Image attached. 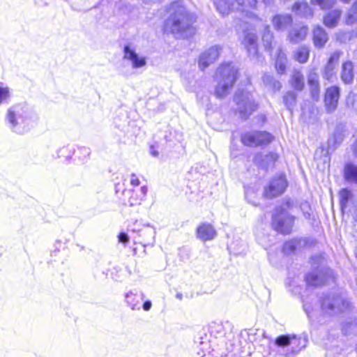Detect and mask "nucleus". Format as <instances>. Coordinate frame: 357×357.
<instances>
[{
	"mask_svg": "<svg viewBox=\"0 0 357 357\" xmlns=\"http://www.w3.org/2000/svg\"><path fill=\"white\" fill-rule=\"evenodd\" d=\"M37 121L36 113L26 105L18 103L10 107L5 122L9 130L17 135L28 132Z\"/></svg>",
	"mask_w": 357,
	"mask_h": 357,
	"instance_id": "obj_1",
	"label": "nucleus"
},
{
	"mask_svg": "<svg viewBox=\"0 0 357 357\" xmlns=\"http://www.w3.org/2000/svg\"><path fill=\"white\" fill-rule=\"evenodd\" d=\"M174 12L165 21V29L174 35L176 38H187L194 33L192 24L195 22L193 14L185 7L174 6Z\"/></svg>",
	"mask_w": 357,
	"mask_h": 357,
	"instance_id": "obj_2",
	"label": "nucleus"
},
{
	"mask_svg": "<svg viewBox=\"0 0 357 357\" xmlns=\"http://www.w3.org/2000/svg\"><path fill=\"white\" fill-rule=\"evenodd\" d=\"M307 342L308 336L305 333L299 336L288 334L279 335L274 341V357H296L306 347Z\"/></svg>",
	"mask_w": 357,
	"mask_h": 357,
	"instance_id": "obj_3",
	"label": "nucleus"
},
{
	"mask_svg": "<svg viewBox=\"0 0 357 357\" xmlns=\"http://www.w3.org/2000/svg\"><path fill=\"white\" fill-rule=\"evenodd\" d=\"M294 206L293 200L285 198L282 204L275 208L272 215V227L275 231L284 234L291 232L296 218L287 211L293 208Z\"/></svg>",
	"mask_w": 357,
	"mask_h": 357,
	"instance_id": "obj_4",
	"label": "nucleus"
},
{
	"mask_svg": "<svg viewBox=\"0 0 357 357\" xmlns=\"http://www.w3.org/2000/svg\"><path fill=\"white\" fill-rule=\"evenodd\" d=\"M218 84L215 88V95L218 98H223L229 93L237 79L238 69L231 63L220 66L216 72Z\"/></svg>",
	"mask_w": 357,
	"mask_h": 357,
	"instance_id": "obj_5",
	"label": "nucleus"
},
{
	"mask_svg": "<svg viewBox=\"0 0 357 357\" xmlns=\"http://www.w3.org/2000/svg\"><path fill=\"white\" fill-rule=\"evenodd\" d=\"M350 303L340 296L330 293L324 294L321 300V307L324 313L330 316L342 312L349 308Z\"/></svg>",
	"mask_w": 357,
	"mask_h": 357,
	"instance_id": "obj_6",
	"label": "nucleus"
},
{
	"mask_svg": "<svg viewBox=\"0 0 357 357\" xmlns=\"http://www.w3.org/2000/svg\"><path fill=\"white\" fill-rule=\"evenodd\" d=\"M234 101L237 106L236 110L242 119H248L258 107L252 94L247 91L238 89L234 95Z\"/></svg>",
	"mask_w": 357,
	"mask_h": 357,
	"instance_id": "obj_7",
	"label": "nucleus"
},
{
	"mask_svg": "<svg viewBox=\"0 0 357 357\" xmlns=\"http://www.w3.org/2000/svg\"><path fill=\"white\" fill-rule=\"evenodd\" d=\"M273 139V136L266 131H249L241 136V142L250 147L267 146Z\"/></svg>",
	"mask_w": 357,
	"mask_h": 357,
	"instance_id": "obj_8",
	"label": "nucleus"
},
{
	"mask_svg": "<svg viewBox=\"0 0 357 357\" xmlns=\"http://www.w3.org/2000/svg\"><path fill=\"white\" fill-rule=\"evenodd\" d=\"M288 186V182L284 174L273 176L264 188V196L273 199L282 195Z\"/></svg>",
	"mask_w": 357,
	"mask_h": 357,
	"instance_id": "obj_9",
	"label": "nucleus"
},
{
	"mask_svg": "<svg viewBox=\"0 0 357 357\" xmlns=\"http://www.w3.org/2000/svg\"><path fill=\"white\" fill-rule=\"evenodd\" d=\"M332 276V271L329 268H320L317 266L316 268L305 275V281L307 285L318 287L326 283L328 278Z\"/></svg>",
	"mask_w": 357,
	"mask_h": 357,
	"instance_id": "obj_10",
	"label": "nucleus"
},
{
	"mask_svg": "<svg viewBox=\"0 0 357 357\" xmlns=\"http://www.w3.org/2000/svg\"><path fill=\"white\" fill-rule=\"evenodd\" d=\"M243 45L247 50L248 56L256 62H262L264 58L259 55L257 36L254 33H247L243 39Z\"/></svg>",
	"mask_w": 357,
	"mask_h": 357,
	"instance_id": "obj_11",
	"label": "nucleus"
},
{
	"mask_svg": "<svg viewBox=\"0 0 357 357\" xmlns=\"http://www.w3.org/2000/svg\"><path fill=\"white\" fill-rule=\"evenodd\" d=\"M220 50L221 47L220 46L215 45L201 54L198 61L199 68L204 70L213 63L218 58Z\"/></svg>",
	"mask_w": 357,
	"mask_h": 357,
	"instance_id": "obj_12",
	"label": "nucleus"
},
{
	"mask_svg": "<svg viewBox=\"0 0 357 357\" xmlns=\"http://www.w3.org/2000/svg\"><path fill=\"white\" fill-rule=\"evenodd\" d=\"M114 127L119 130L116 133L120 138L126 137L130 132V121L127 113L123 110H119L114 119Z\"/></svg>",
	"mask_w": 357,
	"mask_h": 357,
	"instance_id": "obj_13",
	"label": "nucleus"
},
{
	"mask_svg": "<svg viewBox=\"0 0 357 357\" xmlns=\"http://www.w3.org/2000/svg\"><path fill=\"white\" fill-rule=\"evenodd\" d=\"M257 0H236V10L250 19H258L253 12L257 8Z\"/></svg>",
	"mask_w": 357,
	"mask_h": 357,
	"instance_id": "obj_14",
	"label": "nucleus"
},
{
	"mask_svg": "<svg viewBox=\"0 0 357 357\" xmlns=\"http://www.w3.org/2000/svg\"><path fill=\"white\" fill-rule=\"evenodd\" d=\"M59 153L66 158H71L72 154L75 155L80 161L84 162L91 154V151L86 146L78 147L76 151L73 146H67L61 149Z\"/></svg>",
	"mask_w": 357,
	"mask_h": 357,
	"instance_id": "obj_15",
	"label": "nucleus"
},
{
	"mask_svg": "<svg viewBox=\"0 0 357 357\" xmlns=\"http://www.w3.org/2000/svg\"><path fill=\"white\" fill-rule=\"evenodd\" d=\"M139 223L136 221L133 226H130L132 232L139 234V236L142 237L143 241L146 244H153L155 241V229L149 225H144L142 228H139Z\"/></svg>",
	"mask_w": 357,
	"mask_h": 357,
	"instance_id": "obj_16",
	"label": "nucleus"
},
{
	"mask_svg": "<svg viewBox=\"0 0 357 357\" xmlns=\"http://www.w3.org/2000/svg\"><path fill=\"white\" fill-rule=\"evenodd\" d=\"M123 59L131 62L132 68H139L146 64V59L144 56H139L129 45H125L123 47Z\"/></svg>",
	"mask_w": 357,
	"mask_h": 357,
	"instance_id": "obj_17",
	"label": "nucleus"
},
{
	"mask_svg": "<svg viewBox=\"0 0 357 357\" xmlns=\"http://www.w3.org/2000/svg\"><path fill=\"white\" fill-rule=\"evenodd\" d=\"M340 56L339 52H335L331 55L322 73V76L325 79L333 82L335 75V68L338 63Z\"/></svg>",
	"mask_w": 357,
	"mask_h": 357,
	"instance_id": "obj_18",
	"label": "nucleus"
},
{
	"mask_svg": "<svg viewBox=\"0 0 357 357\" xmlns=\"http://www.w3.org/2000/svg\"><path fill=\"white\" fill-rule=\"evenodd\" d=\"M340 92V88L337 86H331L326 89L325 103L328 112L333 111L337 107Z\"/></svg>",
	"mask_w": 357,
	"mask_h": 357,
	"instance_id": "obj_19",
	"label": "nucleus"
},
{
	"mask_svg": "<svg viewBox=\"0 0 357 357\" xmlns=\"http://www.w3.org/2000/svg\"><path fill=\"white\" fill-rule=\"evenodd\" d=\"M196 234L197 238L205 242L215 238L217 232L212 225L204 222L197 228Z\"/></svg>",
	"mask_w": 357,
	"mask_h": 357,
	"instance_id": "obj_20",
	"label": "nucleus"
},
{
	"mask_svg": "<svg viewBox=\"0 0 357 357\" xmlns=\"http://www.w3.org/2000/svg\"><path fill=\"white\" fill-rule=\"evenodd\" d=\"M278 158V155L273 152H270L268 154L257 153L255 158V160L260 167L267 169L274 165Z\"/></svg>",
	"mask_w": 357,
	"mask_h": 357,
	"instance_id": "obj_21",
	"label": "nucleus"
},
{
	"mask_svg": "<svg viewBox=\"0 0 357 357\" xmlns=\"http://www.w3.org/2000/svg\"><path fill=\"white\" fill-rule=\"evenodd\" d=\"M293 19L291 15H275L272 19V23L275 29L278 31H284L288 26H291Z\"/></svg>",
	"mask_w": 357,
	"mask_h": 357,
	"instance_id": "obj_22",
	"label": "nucleus"
},
{
	"mask_svg": "<svg viewBox=\"0 0 357 357\" xmlns=\"http://www.w3.org/2000/svg\"><path fill=\"white\" fill-rule=\"evenodd\" d=\"M313 43L316 47L322 48L328 40V36L324 29L317 26L313 29Z\"/></svg>",
	"mask_w": 357,
	"mask_h": 357,
	"instance_id": "obj_23",
	"label": "nucleus"
},
{
	"mask_svg": "<svg viewBox=\"0 0 357 357\" xmlns=\"http://www.w3.org/2000/svg\"><path fill=\"white\" fill-rule=\"evenodd\" d=\"M308 32L306 26H296L289 33V40L293 43H298L303 40Z\"/></svg>",
	"mask_w": 357,
	"mask_h": 357,
	"instance_id": "obj_24",
	"label": "nucleus"
},
{
	"mask_svg": "<svg viewBox=\"0 0 357 357\" xmlns=\"http://www.w3.org/2000/svg\"><path fill=\"white\" fill-rule=\"evenodd\" d=\"M307 83L310 86L312 98L314 100H317L320 91L318 74L315 72H310L308 75Z\"/></svg>",
	"mask_w": 357,
	"mask_h": 357,
	"instance_id": "obj_25",
	"label": "nucleus"
},
{
	"mask_svg": "<svg viewBox=\"0 0 357 357\" xmlns=\"http://www.w3.org/2000/svg\"><path fill=\"white\" fill-rule=\"evenodd\" d=\"M213 3L222 15L228 14L229 10H236V0H213Z\"/></svg>",
	"mask_w": 357,
	"mask_h": 357,
	"instance_id": "obj_26",
	"label": "nucleus"
},
{
	"mask_svg": "<svg viewBox=\"0 0 357 357\" xmlns=\"http://www.w3.org/2000/svg\"><path fill=\"white\" fill-rule=\"evenodd\" d=\"M342 12L340 10L335 9L331 10L324 17V24L326 26L333 28L338 24Z\"/></svg>",
	"mask_w": 357,
	"mask_h": 357,
	"instance_id": "obj_27",
	"label": "nucleus"
},
{
	"mask_svg": "<svg viewBox=\"0 0 357 357\" xmlns=\"http://www.w3.org/2000/svg\"><path fill=\"white\" fill-rule=\"evenodd\" d=\"M144 298V295L142 292L137 295V293L130 291L126 295V301L132 310L140 309V300H143Z\"/></svg>",
	"mask_w": 357,
	"mask_h": 357,
	"instance_id": "obj_28",
	"label": "nucleus"
},
{
	"mask_svg": "<svg viewBox=\"0 0 357 357\" xmlns=\"http://www.w3.org/2000/svg\"><path fill=\"white\" fill-rule=\"evenodd\" d=\"M353 63L351 61H347L342 64L341 72V79L346 84H351L354 80Z\"/></svg>",
	"mask_w": 357,
	"mask_h": 357,
	"instance_id": "obj_29",
	"label": "nucleus"
},
{
	"mask_svg": "<svg viewBox=\"0 0 357 357\" xmlns=\"http://www.w3.org/2000/svg\"><path fill=\"white\" fill-rule=\"evenodd\" d=\"M292 10L296 15L308 17L313 15V10L307 2H296L292 7Z\"/></svg>",
	"mask_w": 357,
	"mask_h": 357,
	"instance_id": "obj_30",
	"label": "nucleus"
},
{
	"mask_svg": "<svg viewBox=\"0 0 357 357\" xmlns=\"http://www.w3.org/2000/svg\"><path fill=\"white\" fill-rule=\"evenodd\" d=\"M344 178L347 182L357 183V166L347 163L344 167Z\"/></svg>",
	"mask_w": 357,
	"mask_h": 357,
	"instance_id": "obj_31",
	"label": "nucleus"
},
{
	"mask_svg": "<svg viewBox=\"0 0 357 357\" xmlns=\"http://www.w3.org/2000/svg\"><path fill=\"white\" fill-rule=\"evenodd\" d=\"M287 63V59L286 54L282 52L281 49H278L275 64L278 74L282 75L285 73Z\"/></svg>",
	"mask_w": 357,
	"mask_h": 357,
	"instance_id": "obj_32",
	"label": "nucleus"
},
{
	"mask_svg": "<svg viewBox=\"0 0 357 357\" xmlns=\"http://www.w3.org/2000/svg\"><path fill=\"white\" fill-rule=\"evenodd\" d=\"M292 87L297 91H302L305 86L304 76L298 70H294L291 78Z\"/></svg>",
	"mask_w": 357,
	"mask_h": 357,
	"instance_id": "obj_33",
	"label": "nucleus"
},
{
	"mask_svg": "<svg viewBox=\"0 0 357 357\" xmlns=\"http://www.w3.org/2000/svg\"><path fill=\"white\" fill-rule=\"evenodd\" d=\"M262 81L266 87L272 89L274 91H280L282 87L280 82L276 80L272 75L268 74H265L263 75Z\"/></svg>",
	"mask_w": 357,
	"mask_h": 357,
	"instance_id": "obj_34",
	"label": "nucleus"
},
{
	"mask_svg": "<svg viewBox=\"0 0 357 357\" xmlns=\"http://www.w3.org/2000/svg\"><path fill=\"white\" fill-rule=\"evenodd\" d=\"M353 195L351 190L347 188H343L340 191V205L342 213H344L349 201L351 199Z\"/></svg>",
	"mask_w": 357,
	"mask_h": 357,
	"instance_id": "obj_35",
	"label": "nucleus"
},
{
	"mask_svg": "<svg viewBox=\"0 0 357 357\" xmlns=\"http://www.w3.org/2000/svg\"><path fill=\"white\" fill-rule=\"evenodd\" d=\"M11 95L10 88L0 82V106L8 104L11 98Z\"/></svg>",
	"mask_w": 357,
	"mask_h": 357,
	"instance_id": "obj_36",
	"label": "nucleus"
},
{
	"mask_svg": "<svg viewBox=\"0 0 357 357\" xmlns=\"http://www.w3.org/2000/svg\"><path fill=\"white\" fill-rule=\"evenodd\" d=\"M273 39V33L271 31L270 26L266 25L263 31L262 41L266 50H271L272 49V42Z\"/></svg>",
	"mask_w": 357,
	"mask_h": 357,
	"instance_id": "obj_37",
	"label": "nucleus"
},
{
	"mask_svg": "<svg viewBox=\"0 0 357 357\" xmlns=\"http://www.w3.org/2000/svg\"><path fill=\"white\" fill-rule=\"evenodd\" d=\"M296 98H297V95L294 91H288L283 96V102L285 105V107L291 112H292L294 107L296 104Z\"/></svg>",
	"mask_w": 357,
	"mask_h": 357,
	"instance_id": "obj_38",
	"label": "nucleus"
},
{
	"mask_svg": "<svg viewBox=\"0 0 357 357\" xmlns=\"http://www.w3.org/2000/svg\"><path fill=\"white\" fill-rule=\"evenodd\" d=\"M310 50L305 46L300 47L294 54V58L299 63H306L309 59Z\"/></svg>",
	"mask_w": 357,
	"mask_h": 357,
	"instance_id": "obj_39",
	"label": "nucleus"
},
{
	"mask_svg": "<svg viewBox=\"0 0 357 357\" xmlns=\"http://www.w3.org/2000/svg\"><path fill=\"white\" fill-rule=\"evenodd\" d=\"M300 208L303 213L304 218L308 221L311 222L314 220V215L312 213V211L309 202L306 201H303L300 204Z\"/></svg>",
	"mask_w": 357,
	"mask_h": 357,
	"instance_id": "obj_40",
	"label": "nucleus"
},
{
	"mask_svg": "<svg viewBox=\"0 0 357 357\" xmlns=\"http://www.w3.org/2000/svg\"><path fill=\"white\" fill-rule=\"evenodd\" d=\"M343 135L340 132H335L328 140V147L335 149L343 141Z\"/></svg>",
	"mask_w": 357,
	"mask_h": 357,
	"instance_id": "obj_41",
	"label": "nucleus"
},
{
	"mask_svg": "<svg viewBox=\"0 0 357 357\" xmlns=\"http://www.w3.org/2000/svg\"><path fill=\"white\" fill-rule=\"evenodd\" d=\"M342 330L345 335L357 333V321H347L343 324Z\"/></svg>",
	"mask_w": 357,
	"mask_h": 357,
	"instance_id": "obj_42",
	"label": "nucleus"
},
{
	"mask_svg": "<svg viewBox=\"0 0 357 357\" xmlns=\"http://www.w3.org/2000/svg\"><path fill=\"white\" fill-rule=\"evenodd\" d=\"M356 22H357V0L353 3L346 19L347 24H353Z\"/></svg>",
	"mask_w": 357,
	"mask_h": 357,
	"instance_id": "obj_43",
	"label": "nucleus"
},
{
	"mask_svg": "<svg viewBox=\"0 0 357 357\" xmlns=\"http://www.w3.org/2000/svg\"><path fill=\"white\" fill-rule=\"evenodd\" d=\"M356 22H357V0L353 3L346 19L347 24H353Z\"/></svg>",
	"mask_w": 357,
	"mask_h": 357,
	"instance_id": "obj_44",
	"label": "nucleus"
},
{
	"mask_svg": "<svg viewBox=\"0 0 357 357\" xmlns=\"http://www.w3.org/2000/svg\"><path fill=\"white\" fill-rule=\"evenodd\" d=\"M146 193H147L146 186H145V185L142 186L139 189V196L137 197V199H136L135 200H132L131 198L128 201L127 203H125V204H128L130 206L139 204H140V202L144 199V197L146 195Z\"/></svg>",
	"mask_w": 357,
	"mask_h": 357,
	"instance_id": "obj_45",
	"label": "nucleus"
},
{
	"mask_svg": "<svg viewBox=\"0 0 357 357\" xmlns=\"http://www.w3.org/2000/svg\"><path fill=\"white\" fill-rule=\"evenodd\" d=\"M311 4L319 6L321 9H327L331 8L334 3V0H310Z\"/></svg>",
	"mask_w": 357,
	"mask_h": 357,
	"instance_id": "obj_46",
	"label": "nucleus"
},
{
	"mask_svg": "<svg viewBox=\"0 0 357 357\" xmlns=\"http://www.w3.org/2000/svg\"><path fill=\"white\" fill-rule=\"evenodd\" d=\"M297 247V242L296 241H287L284 244L283 252L286 255H290L294 252Z\"/></svg>",
	"mask_w": 357,
	"mask_h": 357,
	"instance_id": "obj_47",
	"label": "nucleus"
},
{
	"mask_svg": "<svg viewBox=\"0 0 357 357\" xmlns=\"http://www.w3.org/2000/svg\"><path fill=\"white\" fill-rule=\"evenodd\" d=\"M233 337V335L231 333H229L228 334H224V335L222 337V340H221V343L225 344V347L227 349H231V347L233 346V343L231 342L230 338Z\"/></svg>",
	"mask_w": 357,
	"mask_h": 357,
	"instance_id": "obj_48",
	"label": "nucleus"
},
{
	"mask_svg": "<svg viewBox=\"0 0 357 357\" xmlns=\"http://www.w3.org/2000/svg\"><path fill=\"white\" fill-rule=\"evenodd\" d=\"M123 195L125 198L128 197V201L132 198V200H135L137 199V197L139 196V194L132 190H124L123 191Z\"/></svg>",
	"mask_w": 357,
	"mask_h": 357,
	"instance_id": "obj_49",
	"label": "nucleus"
},
{
	"mask_svg": "<svg viewBox=\"0 0 357 357\" xmlns=\"http://www.w3.org/2000/svg\"><path fill=\"white\" fill-rule=\"evenodd\" d=\"M199 340L198 342L195 341V343L198 344L197 345L198 347H200V349L202 351H204V350H206L207 349L206 347L208 346V342H207L206 338H205V340H204V339L202 337H201L199 338Z\"/></svg>",
	"mask_w": 357,
	"mask_h": 357,
	"instance_id": "obj_50",
	"label": "nucleus"
},
{
	"mask_svg": "<svg viewBox=\"0 0 357 357\" xmlns=\"http://www.w3.org/2000/svg\"><path fill=\"white\" fill-rule=\"evenodd\" d=\"M119 241L124 245H126L129 241V236L125 232H121L118 236Z\"/></svg>",
	"mask_w": 357,
	"mask_h": 357,
	"instance_id": "obj_51",
	"label": "nucleus"
},
{
	"mask_svg": "<svg viewBox=\"0 0 357 357\" xmlns=\"http://www.w3.org/2000/svg\"><path fill=\"white\" fill-rule=\"evenodd\" d=\"M130 183L133 186H138L140 183L139 180L138 178L136 177L135 174H132L131 179H130Z\"/></svg>",
	"mask_w": 357,
	"mask_h": 357,
	"instance_id": "obj_52",
	"label": "nucleus"
},
{
	"mask_svg": "<svg viewBox=\"0 0 357 357\" xmlns=\"http://www.w3.org/2000/svg\"><path fill=\"white\" fill-rule=\"evenodd\" d=\"M152 306V303L151 301H146L142 305L143 310L145 311H149Z\"/></svg>",
	"mask_w": 357,
	"mask_h": 357,
	"instance_id": "obj_53",
	"label": "nucleus"
},
{
	"mask_svg": "<svg viewBox=\"0 0 357 357\" xmlns=\"http://www.w3.org/2000/svg\"><path fill=\"white\" fill-rule=\"evenodd\" d=\"M150 153L154 157L159 155V152L155 149V147L153 145L150 146Z\"/></svg>",
	"mask_w": 357,
	"mask_h": 357,
	"instance_id": "obj_54",
	"label": "nucleus"
},
{
	"mask_svg": "<svg viewBox=\"0 0 357 357\" xmlns=\"http://www.w3.org/2000/svg\"><path fill=\"white\" fill-rule=\"evenodd\" d=\"M262 2L267 6L273 4L274 0H262Z\"/></svg>",
	"mask_w": 357,
	"mask_h": 357,
	"instance_id": "obj_55",
	"label": "nucleus"
},
{
	"mask_svg": "<svg viewBox=\"0 0 357 357\" xmlns=\"http://www.w3.org/2000/svg\"><path fill=\"white\" fill-rule=\"evenodd\" d=\"M353 151H354V155L356 157H357V139H356L355 144L353 146Z\"/></svg>",
	"mask_w": 357,
	"mask_h": 357,
	"instance_id": "obj_56",
	"label": "nucleus"
},
{
	"mask_svg": "<svg viewBox=\"0 0 357 357\" xmlns=\"http://www.w3.org/2000/svg\"><path fill=\"white\" fill-rule=\"evenodd\" d=\"M303 307H304V310H305V311L306 312V313H307V314H309V313H310V311H309L308 307H307V304H306V303H304V304H303Z\"/></svg>",
	"mask_w": 357,
	"mask_h": 357,
	"instance_id": "obj_57",
	"label": "nucleus"
},
{
	"mask_svg": "<svg viewBox=\"0 0 357 357\" xmlns=\"http://www.w3.org/2000/svg\"><path fill=\"white\" fill-rule=\"evenodd\" d=\"M259 117H260V119H261L263 122H264V121H266V116H265V115H264V114L260 115V116H259Z\"/></svg>",
	"mask_w": 357,
	"mask_h": 357,
	"instance_id": "obj_58",
	"label": "nucleus"
},
{
	"mask_svg": "<svg viewBox=\"0 0 357 357\" xmlns=\"http://www.w3.org/2000/svg\"><path fill=\"white\" fill-rule=\"evenodd\" d=\"M182 297H183V296H182V294H176V298H178V299L181 300V299H182Z\"/></svg>",
	"mask_w": 357,
	"mask_h": 357,
	"instance_id": "obj_59",
	"label": "nucleus"
},
{
	"mask_svg": "<svg viewBox=\"0 0 357 357\" xmlns=\"http://www.w3.org/2000/svg\"><path fill=\"white\" fill-rule=\"evenodd\" d=\"M318 259H319V258L318 257H312V261L318 260Z\"/></svg>",
	"mask_w": 357,
	"mask_h": 357,
	"instance_id": "obj_60",
	"label": "nucleus"
}]
</instances>
